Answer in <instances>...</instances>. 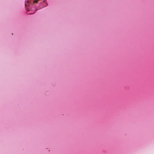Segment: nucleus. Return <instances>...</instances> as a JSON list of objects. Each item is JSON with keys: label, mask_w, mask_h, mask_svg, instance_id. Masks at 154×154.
I'll return each mask as SVG.
<instances>
[{"label": "nucleus", "mask_w": 154, "mask_h": 154, "mask_svg": "<svg viewBox=\"0 0 154 154\" xmlns=\"http://www.w3.org/2000/svg\"><path fill=\"white\" fill-rule=\"evenodd\" d=\"M26 5H26V3L25 2V6H26Z\"/></svg>", "instance_id": "nucleus-2"}, {"label": "nucleus", "mask_w": 154, "mask_h": 154, "mask_svg": "<svg viewBox=\"0 0 154 154\" xmlns=\"http://www.w3.org/2000/svg\"><path fill=\"white\" fill-rule=\"evenodd\" d=\"M45 0H43L42 1V2H45Z\"/></svg>", "instance_id": "nucleus-3"}, {"label": "nucleus", "mask_w": 154, "mask_h": 154, "mask_svg": "<svg viewBox=\"0 0 154 154\" xmlns=\"http://www.w3.org/2000/svg\"><path fill=\"white\" fill-rule=\"evenodd\" d=\"M38 2V1L37 0H34V1H33V2L34 3H37Z\"/></svg>", "instance_id": "nucleus-1"}, {"label": "nucleus", "mask_w": 154, "mask_h": 154, "mask_svg": "<svg viewBox=\"0 0 154 154\" xmlns=\"http://www.w3.org/2000/svg\"><path fill=\"white\" fill-rule=\"evenodd\" d=\"M29 0H28L27 1V3H28L29 2Z\"/></svg>", "instance_id": "nucleus-4"}]
</instances>
